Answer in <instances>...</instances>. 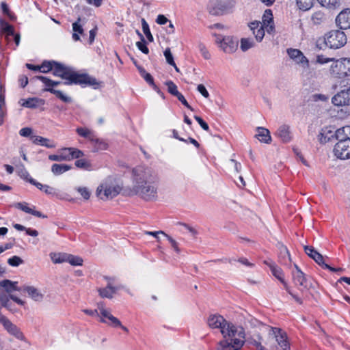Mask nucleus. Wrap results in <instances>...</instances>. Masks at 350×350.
Segmentation results:
<instances>
[{"instance_id":"obj_1","label":"nucleus","mask_w":350,"mask_h":350,"mask_svg":"<svg viewBox=\"0 0 350 350\" xmlns=\"http://www.w3.org/2000/svg\"><path fill=\"white\" fill-rule=\"evenodd\" d=\"M210 328L220 329L223 340L217 343V350H240L244 344V332L219 314H211L207 319Z\"/></svg>"},{"instance_id":"obj_2","label":"nucleus","mask_w":350,"mask_h":350,"mask_svg":"<svg viewBox=\"0 0 350 350\" xmlns=\"http://www.w3.org/2000/svg\"><path fill=\"white\" fill-rule=\"evenodd\" d=\"M158 180L156 176H132V185L125 186L124 195L138 196L146 201L157 198Z\"/></svg>"},{"instance_id":"obj_3","label":"nucleus","mask_w":350,"mask_h":350,"mask_svg":"<svg viewBox=\"0 0 350 350\" xmlns=\"http://www.w3.org/2000/svg\"><path fill=\"white\" fill-rule=\"evenodd\" d=\"M122 185L107 179L102 183L96 189V196L103 200L112 199L117 196L121 191L124 194V189Z\"/></svg>"},{"instance_id":"obj_4","label":"nucleus","mask_w":350,"mask_h":350,"mask_svg":"<svg viewBox=\"0 0 350 350\" xmlns=\"http://www.w3.org/2000/svg\"><path fill=\"white\" fill-rule=\"evenodd\" d=\"M83 156V152L75 148H64L57 150L55 154H50L49 159L55 161H67L73 159H79Z\"/></svg>"},{"instance_id":"obj_5","label":"nucleus","mask_w":350,"mask_h":350,"mask_svg":"<svg viewBox=\"0 0 350 350\" xmlns=\"http://www.w3.org/2000/svg\"><path fill=\"white\" fill-rule=\"evenodd\" d=\"M324 41L330 49H337L342 47L347 43V38L343 31L332 30L325 35Z\"/></svg>"},{"instance_id":"obj_6","label":"nucleus","mask_w":350,"mask_h":350,"mask_svg":"<svg viewBox=\"0 0 350 350\" xmlns=\"http://www.w3.org/2000/svg\"><path fill=\"white\" fill-rule=\"evenodd\" d=\"M330 74L336 78H343L350 75V58L334 60L330 67Z\"/></svg>"},{"instance_id":"obj_7","label":"nucleus","mask_w":350,"mask_h":350,"mask_svg":"<svg viewBox=\"0 0 350 350\" xmlns=\"http://www.w3.org/2000/svg\"><path fill=\"white\" fill-rule=\"evenodd\" d=\"M53 71L54 76L59 77L66 80V81L64 82L65 85H71L74 83L75 80L76 79L77 72L71 70L69 68L55 61Z\"/></svg>"},{"instance_id":"obj_8","label":"nucleus","mask_w":350,"mask_h":350,"mask_svg":"<svg viewBox=\"0 0 350 350\" xmlns=\"http://www.w3.org/2000/svg\"><path fill=\"white\" fill-rule=\"evenodd\" d=\"M232 8V5L227 1L211 0L209 2L208 12L213 16H220L228 13Z\"/></svg>"},{"instance_id":"obj_9","label":"nucleus","mask_w":350,"mask_h":350,"mask_svg":"<svg viewBox=\"0 0 350 350\" xmlns=\"http://www.w3.org/2000/svg\"><path fill=\"white\" fill-rule=\"evenodd\" d=\"M0 286L4 288L5 291L3 292L6 293L14 302L19 305L24 304L23 301L12 294L14 291H21V288L18 286V282H13L10 280H3L0 282Z\"/></svg>"},{"instance_id":"obj_10","label":"nucleus","mask_w":350,"mask_h":350,"mask_svg":"<svg viewBox=\"0 0 350 350\" xmlns=\"http://www.w3.org/2000/svg\"><path fill=\"white\" fill-rule=\"evenodd\" d=\"M341 88L332 98V103L338 107L350 105V86L343 85Z\"/></svg>"},{"instance_id":"obj_11","label":"nucleus","mask_w":350,"mask_h":350,"mask_svg":"<svg viewBox=\"0 0 350 350\" xmlns=\"http://www.w3.org/2000/svg\"><path fill=\"white\" fill-rule=\"evenodd\" d=\"M36 78L41 81L45 85L46 88L44 90V91L49 92L55 94L57 98L65 103L71 102V98L64 95L62 91L53 89V80L41 75L36 76Z\"/></svg>"},{"instance_id":"obj_12","label":"nucleus","mask_w":350,"mask_h":350,"mask_svg":"<svg viewBox=\"0 0 350 350\" xmlns=\"http://www.w3.org/2000/svg\"><path fill=\"white\" fill-rule=\"evenodd\" d=\"M334 152L338 159H350V140L338 141L334 146Z\"/></svg>"},{"instance_id":"obj_13","label":"nucleus","mask_w":350,"mask_h":350,"mask_svg":"<svg viewBox=\"0 0 350 350\" xmlns=\"http://www.w3.org/2000/svg\"><path fill=\"white\" fill-rule=\"evenodd\" d=\"M74 84L85 85L92 86L94 89H98L102 86L103 83L97 81L95 77L88 74H76V79Z\"/></svg>"},{"instance_id":"obj_14","label":"nucleus","mask_w":350,"mask_h":350,"mask_svg":"<svg viewBox=\"0 0 350 350\" xmlns=\"http://www.w3.org/2000/svg\"><path fill=\"white\" fill-rule=\"evenodd\" d=\"M304 251L307 255L312 258L323 269L335 271L334 267L329 266L324 262L323 256L314 250L312 246H304Z\"/></svg>"},{"instance_id":"obj_15","label":"nucleus","mask_w":350,"mask_h":350,"mask_svg":"<svg viewBox=\"0 0 350 350\" xmlns=\"http://www.w3.org/2000/svg\"><path fill=\"white\" fill-rule=\"evenodd\" d=\"M292 276L295 285L297 286L299 289L303 291L308 288V282L306 277L297 265H295V270L292 271Z\"/></svg>"},{"instance_id":"obj_16","label":"nucleus","mask_w":350,"mask_h":350,"mask_svg":"<svg viewBox=\"0 0 350 350\" xmlns=\"http://www.w3.org/2000/svg\"><path fill=\"white\" fill-rule=\"evenodd\" d=\"M287 54L296 64H299L304 69L309 68V61L304 53L299 49H288Z\"/></svg>"},{"instance_id":"obj_17","label":"nucleus","mask_w":350,"mask_h":350,"mask_svg":"<svg viewBox=\"0 0 350 350\" xmlns=\"http://www.w3.org/2000/svg\"><path fill=\"white\" fill-rule=\"evenodd\" d=\"M275 339V341L282 350H286L289 348V344L287 341L286 333L277 327H271V334Z\"/></svg>"},{"instance_id":"obj_18","label":"nucleus","mask_w":350,"mask_h":350,"mask_svg":"<svg viewBox=\"0 0 350 350\" xmlns=\"http://www.w3.org/2000/svg\"><path fill=\"white\" fill-rule=\"evenodd\" d=\"M336 23L341 29L350 28V9L340 12L336 18Z\"/></svg>"},{"instance_id":"obj_19","label":"nucleus","mask_w":350,"mask_h":350,"mask_svg":"<svg viewBox=\"0 0 350 350\" xmlns=\"http://www.w3.org/2000/svg\"><path fill=\"white\" fill-rule=\"evenodd\" d=\"M123 285H118L113 286L111 282H109L105 288H100L98 289L99 295L103 298H113V294L120 289H124Z\"/></svg>"},{"instance_id":"obj_20","label":"nucleus","mask_w":350,"mask_h":350,"mask_svg":"<svg viewBox=\"0 0 350 350\" xmlns=\"http://www.w3.org/2000/svg\"><path fill=\"white\" fill-rule=\"evenodd\" d=\"M261 25H264L267 32L271 33L275 31V26L273 23V17L272 11L269 9L266 10L262 16Z\"/></svg>"},{"instance_id":"obj_21","label":"nucleus","mask_w":350,"mask_h":350,"mask_svg":"<svg viewBox=\"0 0 350 350\" xmlns=\"http://www.w3.org/2000/svg\"><path fill=\"white\" fill-rule=\"evenodd\" d=\"M0 323L3 324L5 329L17 338H22L23 334L20 329L12 323L5 316H0Z\"/></svg>"},{"instance_id":"obj_22","label":"nucleus","mask_w":350,"mask_h":350,"mask_svg":"<svg viewBox=\"0 0 350 350\" xmlns=\"http://www.w3.org/2000/svg\"><path fill=\"white\" fill-rule=\"evenodd\" d=\"M275 135L284 143H288L293 139L290 126L286 124L280 126Z\"/></svg>"},{"instance_id":"obj_23","label":"nucleus","mask_w":350,"mask_h":350,"mask_svg":"<svg viewBox=\"0 0 350 350\" xmlns=\"http://www.w3.org/2000/svg\"><path fill=\"white\" fill-rule=\"evenodd\" d=\"M257 42H261L265 36V27L259 21L252 22L249 25Z\"/></svg>"},{"instance_id":"obj_24","label":"nucleus","mask_w":350,"mask_h":350,"mask_svg":"<svg viewBox=\"0 0 350 350\" xmlns=\"http://www.w3.org/2000/svg\"><path fill=\"white\" fill-rule=\"evenodd\" d=\"M238 46V42L230 37H226L221 41V46L223 51L227 53H234Z\"/></svg>"},{"instance_id":"obj_25","label":"nucleus","mask_w":350,"mask_h":350,"mask_svg":"<svg viewBox=\"0 0 350 350\" xmlns=\"http://www.w3.org/2000/svg\"><path fill=\"white\" fill-rule=\"evenodd\" d=\"M318 137L321 144H325L336 137V131L330 127H324L321 129Z\"/></svg>"},{"instance_id":"obj_26","label":"nucleus","mask_w":350,"mask_h":350,"mask_svg":"<svg viewBox=\"0 0 350 350\" xmlns=\"http://www.w3.org/2000/svg\"><path fill=\"white\" fill-rule=\"evenodd\" d=\"M15 207L18 209H20L27 213L31 214L32 215L36 216L38 217L45 218L46 216L43 215L41 212L34 210L33 208L28 206V204L27 202H18L15 204Z\"/></svg>"},{"instance_id":"obj_27","label":"nucleus","mask_w":350,"mask_h":350,"mask_svg":"<svg viewBox=\"0 0 350 350\" xmlns=\"http://www.w3.org/2000/svg\"><path fill=\"white\" fill-rule=\"evenodd\" d=\"M31 139L35 144H39L48 148H53L55 147V143L48 138H44L41 136H31Z\"/></svg>"},{"instance_id":"obj_28","label":"nucleus","mask_w":350,"mask_h":350,"mask_svg":"<svg viewBox=\"0 0 350 350\" xmlns=\"http://www.w3.org/2000/svg\"><path fill=\"white\" fill-rule=\"evenodd\" d=\"M100 321L103 323H107V325L113 327H118V325H121L120 321L113 316L110 312H109L107 314H105V316L100 318Z\"/></svg>"},{"instance_id":"obj_29","label":"nucleus","mask_w":350,"mask_h":350,"mask_svg":"<svg viewBox=\"0 0 350 350\" xmlns=\"http://www.w3.org/2000/svg\"><path fill=\"white\" fill-rule=\"evenodd\" d=\"M257 132L258 133L256 135V137L258 139L259 141L266 144H269L271 142V137L268 129L262 127H258L257 129Z\"/></svg>"},{"instance_id":"obj_30","label":"nucleus","mask_w":350,"mask_h":350,"mask_svg":"<svg viewBox=\"0 0 350 350\" xmlns=\"http://www.w3.org/2000/svg\"><path fill=\"white\" fill-rule=\"evenodd\" d=\"M336 138L338 141L350 140V125L345 126L336 130Z\"/></svg>"},{"instance_id":"obj_31","label":"nucleus","mask_w":350,"mask_h":350,"mask_svg":"<svg viewBox=\"0 0 350 350\" xmlns=\"http://www.w3.org/2000/svg\"><path fill=\"white\" fill-rule=\"evenodd\" d=\"M269 267L272 274L283 284L285 289H288V284L284 279L282 270L275 264H270Z\"/></svg>"},{"instance_id":"obj_32","label":"nucleus","mask_w":350,"mask_h":350,"mask_svg":"<svg viewBox=\"0 0 350 350\" xmlns=\"http://www.w3.org/2000/svg\"><path fill=\"white\" fill-rule=\"evenodd\" d=\"M23 290L28 293L29 297L36 301H40L43 298V295L33 286H25Z\"/></svg>"},{"instance_id":"obj_33","label":"nucleus","mask_w":350,"mask_h":350,"mask_svg":"<svg viewBox=\"0 0 350 350\" xmlns=\"http://www.w3.org/2000/svg\"><path fill=\"white\" fill-rule=\"evenodd\" d=\"M81 18H78L77 21L72 23V39L75 41H79L80 40V37L79 34L82 35L83 33V29L82 27V25L80 24Z\"/></svg>"},{"instance_id":"obj_34","label":"nucleus","mask_w":350,"mask_h":350,"mask_svg":"<svg viewBox=\"0 0 350 350\" xmlns=\"http://www.w3.org/2000/svg\"><path fill=\"white\" fill-rule=\"evenodd\" d=\"M44 104V100L38 98H29L25 100L22 105L27 108H36Z\"/></svg>"},{"instance_id":"obj_35","label":"nucleus","mask_w":350,"mask_h":350,"mask_svg":"<svg viewBox=\"0 0 350 350\" xmlns=\"http://www.w3.org/2000/svg\"><path fill=\"white\" fill-rule=\"evenodd\" d=\"M79 135L89 139L90 141H94V132L87 128L79 127L76 130Z\"/></svg>"},{"instance_id":"obj_36","label":"nucleus","mask_w":350,"mask_h":350,"mask_svg":"<svg viewBox=\"0 0 350 350\" xmlns=\"http://www.w3.org/2000/svg\"><path fill=\"white\" fill-rule=\"evenodd\" d=\"M255 46V42L252 38H241L240 41V48L245 52Z\"/></svg>"},{"instance_id":"obj_37","label":"nucleus","mask_w":350,"mask_h":350,"mask_svg":"<svg viewBox=\"0 0 350 350\" xmlns=\"http://www.w3.org/2000/svg\"><path fill=\"white\" fill-rule=\"evenodd\" d=\"M71 168L70 165L66 164H53L51 167V171L54 174H63Z\"/></svg>"},{"instance_id":"obj_38","label":"nucleus","mask_w":350,"mask_h":350,"mask_svg":"<svg viewBox=\"0 0 350 350\" xmlns=\"http://www.w3.org/2000/svg\"><path fill=\"white\" fill-rule=\"evenodd\" d=\"M296 3L300 10L308 11L313 6L314 0H296Z\"/></svg>"},{"instance_id":"obj_39","label":"nucleus","mask_w":350,"mask_h":350,"mask_svg":"<svg viewBox=\"0 0 350 350\" xmlns=\"http://www.w3.org/2000/svg\"><path fill=\"white\" fill-rule=\"evenodd\" d=\"M50 256L51 260L54 263H62L64 262H67V254H61V253H51Z\"/></svg>"},{"instance_id":"obj_40","label":"nucleus","mask_w":350,"mask_h":350,"mask_svg":"<svg viewBox=\"0 0 350 350\" xmlns=\"http://www.w3.org/2000/svg\"><path fill=\"white\" fill-rule=\"evenodd\" d=\"M311 20L314 25H320L325 20V14L321 11L316 12L312 15Z\"/></svg>"},{"instance_id":"obj_41","label":"nucleus","mask_w":350,"mask_h":350,"mask_svg":"<svg viewBox=\"0 0 350 350\" xmlns=\"http://www.w3.org/2000/svg\"><path fill=\"white\" fill-rule=\"evenodd\" d=\"M55 61H44L40 66V72L42 73H48L53 70L54 68Z\"/></svg>"},{"instance_id":"obj_42","label":"nucleus","mask_w":350,"mask_h":350,"mask_svg":"<svg viewBox=\"0 0 350 350\" xmlns=\"http://www.w3.org/2000/svg\"><path fill=\"white\" fill-rule=\"evenodd\" d=\"M142 29H143L144 33L146 36L148 41L151 42H153L154 38L150 32L149 25L144 18L142 19Z\"/></svg>"},{"instance_id":"obj_43","label":"nucleus","mask_w":350,"mask_h":350,"mask_svg":"<svg viewBox=\"0 0 350 350\" xmlns=\"http://www.w3.org/2000/svg\"><path fill=\"white\" fill-rule=\"evenodd\" d=\"M165 85L167 87V91L172 95L177 96L180 92L178 91L176 85L172 81H167L165 82Z\"/></svg>"},{"instance_id":"obj_44","label":"nucleus","mask_w":350,"mask_h":350,"mask_svg":"<svg viewBox=\"0 0 350 350\" xmlns=\"http://www.w3.org/2000/svg\"><path fill=\"white\" fill-rule=\"evenodd\" d=\"M67 262L72 265H81L83 263V259L79 256L68 254Z\"/></svg>"},{"instance_id":"obj_45","label":"nucleus","mask_w":350,"mask_h":350,"mask_svg":"<svg viewBox=\"0 0 350 350\" xmlns=\"http://www.w3.org/2000/svg\"><path fill=\"white\" fill-rule=\"evenodd\" d=\"M97 150H103L107 148V144L102 139H100L94 136V141H92Z\"/></svg>"},{"instance_id":"obj_46","label":"nucleus","mask_w":350,"mask_h":350,"mask_svg":"<svg viewBox=\"0 0 350 350\" xmlns=\"http://www.w3.org/2000/svg\"><path fill=\"white\" fill-rule=\"evenodd\" d=\"M319 2L323 6L327 8H336L339 5L338 0H318Z\"/></svg>"},{"instance_id":"obj_47","label":"nucleus","mask_w":350,"mask_h":350,"mask_svg":"<svg viewBox=\"0 0 350 350\" xmlns=\"http://www.w3.org/2000/svg\"><path fill=\"white\" fill-rule=\"evenodd\" d=\"M8 263L12 267H18L23 263V260L18 256H14L8 260Z\"/></svg>"},{"instance_id":"obj_48","label":"nucleus","mask_w":350,"mask_h":350,"mask_svg":"<svg viewBox=\"0 0 350 350\" xmlns=\"http://www.w3.org/2000/svg\"><path fill=\"white\" fill-rule=\"evenodd\" d=\"M75 189L81 195L85 200H88L90 197L91 193L87 187H78Z\"/></svg>"},{"instance_id":"obj_49","label":"nucleus","mask_w":350,"mask_h":350,"mask_svg":"<svg viewBox=\"0 0 350 350\" xmlns=\"http://www.w3.org/2000/svg\"><path fill=\"white\" fill-rule=\"evenodd\" d=\"M75 165L79 168L88 170L90 167V163L86 159H80L75 161Z\"/></svg>"},{"instance_id":"obj_50","label":"nucleus","mask_w":350,"mask_h":350,"mask_svg":"<svg viewBox=\"0 0 350 350\" xmlns=\"http://www.w3.org/2000/svg\"><path fill=\"white\" fill-rule=\"evenodd\" d=\"M164 56L165 57L166 62L167 64L172 66H175V62L174 61L173 55L171 53V51L169 48L166 49L164 51Z\"/></svg>"},{"instance_id":"obj_51","label":"nucleus","mask_w":350,"mask_h":350,"mask_svg":"<svg viewBox=\"0 0 350 350\" xmlns=\"http://www.w3.org/2000/svg\"><path fill=\"white\" fill-rule=\"evenodd\" d=\"M334 60L335 59L334 58L326 57L323 55H318L317 56L316 62L317 64H327V63H329V62H334Z\"/></svg>"},{"instance_id":"obj_52","label":"nucleus","mask_w":350,"mask_h":350,"mask_svg":"<svg viewBox=\"0 0 350 350\" xmlns=\"http://www.w3.org/2000/svg\"><path fill=\"white\" fill-rule=\"evenodd\" d=\"M198 49L204 59H209L211 58V55L204 44L200 43L198 44Z\"/></svg>"},{"instance_id":"obj_53","label":"nucleus","mask_w":350,"mask_h":350,"mask_svg":"<svg viewBox=\"0 0 350 350\" xmlns=\"http://www.w3.org/2000/svg\"><path fill=\"white\" fill-rule=\"evenodd\" d=\"M232 180L240 188H244L246 185L243 176H233Z\"/></svg>"},{"instance_id":"obj_54","label":"nucleus","mask_w":350,"mask_h":350,"mask_svg":"<svg viewBox=\"0 0 350 350\" xmlns=\"http://www.w3.org/2000/svg\"><path fill=\"white\" fill-rule=\"evenodd\" d=\"M24 180L33 185H35L38 189L42 190L43 188V185L37 182L34 178L29 176H23Z\"/></svg>"},{"instance_id":"obj_55","label":"nucleus","mask_w":350,"mask_h":350,"mask_svg":"<svg viewBox=\"0 0 350 350\" xmlns=\"http://www.w3.org/2000/svg\"><path fill=\"white\" fill-rule=\"evenodd\" d=\"M136 46H137L138 49L140 50L144 54H148L149 53V49L146 45L145 40L144 42H143L142 40L141 42H137Z\"/></svg>"},{"instance_id":"obj_56","label":"nucleus","mask_w":350,"mask_h":350,"mask_svg":"<svg viewBox=\"0 0 350 350\" xmlns=\"http://www.w3.org/2000/svg\"><path fill=\"white\" fill-rule=\"evenodd\" d=\"M165 237L167 239V240L169 241V242L170 243L172 248L174 250V251L176 252H177L178 254L180 252V250L179 249L178 246V243L176 242V241H175L172 237H171L170 236L166 234Z\"/></svg>"},{"instance_id":"obj_57","label":"nucleus","mask_w":350,"mask_h":350,"mask_svg":"<svg viewBox=\"0 0 350 350\" xmlns=\"http://www.w3.org/2000/svg\"><path fill=\"white\" fill-rule=\"evenodd\" d=\"M178 224L185 227L191 233V236H193V237H196V235L198 234V231L195 228L189 226L187 224L179 222V223H178Z\"/></svg>"},{"instance_id":"obj_58","label":"nucleus","mask_w":350,"mask_h":350,"mask_svg":"<svg viewBox=\"0 0 350 350\" xmlns=\"http://www.w3.org/2000/svg\"><path fill=\"white\" fill-rule=\"evenodd\" d=\"M144 79V80L150 85L152 87V88L154 90H157L158 89V87L154 84V80H153V78L152 77V75L149 73H148L147 75H146V76L144 77H143Z\"/></svg>"},{"instance_id":"obj_59","label":"nucleus","mask_w":350,"mask_h":350,"mask_svg":"<svg viewBox=\"0 0 350 350\" xmlns=\"http://www.w3.org/2000/svg\"><path fill=\"white\" fill-rule=\"evenodd\" d=\"M194 118L204 130L208 131L209 127L208 124L206 122H204L202 118L196 116H194Z\"/></svg>"},{"instance_id":"obj_60","label":"nucleus","mask_w":350,"mask_h":350,"mask_svg":"<svg viewBox=\"0 0 350 350\" xmlns=\"http://www.w3.org/2000/svg\"><path fill=\"white\" fill-rule=\"evenodd\" d=\"M32 133V129L29 127H25L20 130L19 134L23 137H30Z\"/></svg>"},{"instance_id":"obj_61","label":"nucleus","mask_w":350,"mask_h":350,"mask_svg":"<svg viewBox=\"0 0 350 350\" xmlns=\"http://www.w3.org/2000/svg\"><path fill=\"white\" fill-rule=\"evenodd\" d=\"M197 90L204 97L208 98L209 96V94L204 85H198Z\"/></svg>"},{"instance_id":"obj_62","label":"nucleus","mask_w":350,"mask_h":350,"mask_svg":"<svg viewBox=\"0 0 350 350\" xmlns=\"http://www.w3.org/2000/svg\"><path fill=\"white\" fill-rule=\"evenodd\" d=\"M145 234H148V235H151L152 236V237H155L158 241H159V237H158L159 234H163L165 237L166 236L167 234H165L163 231L162 230H159V231H154V232H152V231H146L145 232Z\"/></svg>"},{"instance_id":"obj_63","label":"nucleus","mask_w":350,"mask_h":350,"mask_svg":"<svg viewBox=\"0 0 350 350\" xmlns=\"http://www.w3.org/2000/svg\"><path fill=\"white\" fill-rule=\"evenodd\" d=\"M176 98H178V100L179 101H180L182 103V104L183 105H185L187 108L189 109L190 110H193V108L189 105L188 102L187 101V100L185 98L184 96L180 93L177 96Z\"/></svg>"},{"instance_id":"obj_64","label":"nucleus","mask_w":350,"mask_h":350,"mask_svg":"<svg viewBox=\"0 0 350 350\" xmlns=\"http://www.w3.org/2000/svg\"><path fill=\"white\" fill-rule=\"evenodd\" d=\"M157 23L159 25H165L167 23L168 19L162 14H159L156 20Z\"/></svg>"}]
</instances>
